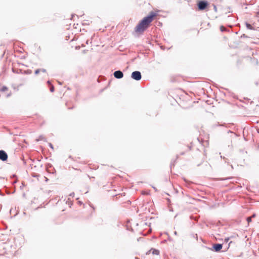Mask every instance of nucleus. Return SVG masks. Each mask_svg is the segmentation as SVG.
Segmentation results:
<instances>
[{
	"label": "nucleus",
	"mask_w": 259,
	"mask_h": 259,
	"mask_svg": "<svg viewBox=\"0 0 259 259\" xmlns=\"http://www.w3.org/2000/svg\"><path fill=\"white\" fill-rule=\"evenodd\" d=\"M159 10L151 11L148 16L144 17L135 28V31L137 34H142L149 27L152 22L158 15Z\"/></svg>",
	"instance_id": "nucleus-1"
},
{
	"label": "nucleus",
	"mask_w": 259,
	"mask_h": 259,
	"mask_svg": "<svg viewBox=\"0 0 259 259\" xmlns=\"http://www.w3.org/2000/svg\"><path fill=\"white\" fill-rule=\"evenodd\" d=\"M198 9L200 11H202L207 8L208 3L206 1H200L198 4Z\"/></svg>",
	"instance_id": "nucleus-2"
},
{
	"label": "nucleus",
	"mask_w": 259,
	"mask_h": 259,
	"mask_svg": "<svg viewBox=\"0 0 259 259\" xmlns=\"http://www.w3.org/2000/svg\"><path fill=\"white\" fill-rule=\"evenodd\" d=\"M132 77L136 80H139L141 79V74L140 72L136 71L132 73Z\"/></svg>",
	"instance_id": "nucleus-3"
},
{
	"label": "nucleus",
	"mask_w": 259,
	"mask_h": 259,
	"mask_svg": "<svg viewBox=\"0 0 259 259\" xmlns=\"http://www.w3.org/2000/svg\"><path fill=\"white\" fill-rule=\"evenodd\" d=\"M8 159V155L5 151H0V159L3 161H6Z\"/></svg>",
	"instance_id": "nucleus-4"
},
{
	"label": "nucleus",
	"mask_w": 259,
	"mask_h": 259,
	"mask_svg": "<svg viewBox=\"0 0 259 259\" xmlns=\"http://www.w3.org/2000/svg\"><path fill=\"white\" fill-rule=\"evenodd\" d=\"M152 254L153 255H158L159 254V251L155 248H151L147 253V254Z\"/></svg>",
	"instance_id": "nucleus-5"
},
{
	"label": "nucleus",
	"mask_w": 259,
	"mask_h": 259,
	"mask_svg": "<svg viewBox=\"0 0 259 259\" xmlns=\"http://www.w3.org/2000/svg\"><path fill=\"white\" fill-rule=\"evenodd\" d=\"M114 76L115 78L120 79L123 77V74L120 71H116L114 73Z\"/></svg>",
	"instance_id": "nucleus-6"
},
{
	"label": "nucleus",
	"mask_w": 259,
	"mask_h": 259,
	"mask_svg": "<svg viewBox=\"0 0 259 259\" xmlns=\"http://www.w3.org/2000/svg\"><path fill=\"white\" fill-rule=\"evenodd\" d=\"M213 248L214 251L218 252L222 248V245L221 244H215L213 245Z\"/></svg>",
	"instance_id": "nucleus-7"
},
{
	"label": "nucleus",
	"mask_w": 259,
	"mask_h": 259,
	"mask_svg": "<svg viewBox=\"0 0 259 259\" xmlns=\"http://www.w3.org/2000/svg\"><path fill=\"white\" fill-rule=\"evenodd\" d=\"M44 72V73H46L47 72V71L46 69H36L35 71V72L34 73L37 75L38 74L39 72Z\"/></svg>",
	"instance_id": "nucleus-8"
},
{
	"label": "nucleus",
	"mask_w": 259,
	"mask_h": 259,
	"mask_svg": "<svg viewBox=\"0 0 259 259\" xmlns=\"http://www.w3.org/2000/svg\"><path fill=\"white\" fill-rule=\"evenodd\" d=\"M0 91L2 92H7L9 91V88L6 86H3L1 89Z\"/></svg>",
	"instance_id": "nucleus-9"
},
{
	"label": "nucleus",
	"mask_w": 259,
	"mask_h": 259,
	"mask_svg": "<svg viewBox=\"0 0 259 259\" xmlns=\"http://www.w3.org/2000/svg\"><path fill=\"white\" fill-rule=\"evenodd\" d=\"M251 219H252V217H248L246 219L247 220V222H248V224H249V223H250L251 222Z\"/></svg>",
	"instance_id": "nucleus-10"
},
{
	"label": "nucleus",
	"mask_w": 259,
	"mask_h": 259,
	"mask_svg": "<svg viewBox=\"0 0 259 259\" xmlns=\"http://www.w3.org/2000/svg\"><path fill=\"white\" fill-rule=\"evenodd\" d=\"M246 26L249 29H252V26L250 24H246Z\"/></svg>",
	"instance_id": "nucleus-11"
},
{
	"label": "nucleus",
	"mask_w": 259,
	"mask_h": 259,
	"mask_svg": "<svg viewBox=\"0 0 259 259\" xmlns=\"http://www.w3.org/2000/svg\"><path fill=\"white\" fill-rule=\"evenodd\" d=\"M50 91L51 92H53L54 91V86L52 85L51 88H50Z\"/></svg>",
	"instance_id": "nucleus-12"
},
{
	"label": "nucleus",
	"mask_w": 259,
	"mask_h": 259,
	"mask_svg": "<svg viewBox=\"0 0 259 259\" xmlns=\"http://www.w3.org/2000/svg\"><path fill=\"white\" fill-rule=\"evenodd\" d=\"M256 217V214L255 213L253 214L250 217L252 218H255Z\"/></svg>",
	"instance_id": "nucleus-13"
},
{
	"label": "nucleus",
	"mask_w": 259,
	"mask_h": 259,
	"mask_svg": "<svg viewBox=\"0 0 259 259\" xmlns=\"http://www.w3.org/2000/svg\"><path fill=\"white\" fill-rule=\"evenodd\" d=\"M214 9L215 11H217V7L215 6H214Z\"/></svg>",
	"instance_id": "nucleus-14"
},
{
	"label": "nucleus",
	"mask_w": 259,
	"mask_h": 259,
	"mask_svg": "<svg viewBox=\"0 0 259 259\" xmlns=\"http://www.w3.org/2000/svg\"><path fill=\"white\" fill-rule=\"evenodd\" d=\"M224 28V27H223V26H221V29L222 30H223Z\"/></svg>",
	"instance_id": "nucleus-15"
},
{
	"label": "nucleus",
	"mask_w": 259,
	"mask_h": 259,
	"mask_svg": "<svg viewBox=\"0 0 259 259\" xmlns=\"http://www.w3.org/2000/svg\"><path fill=\"white\" fill-rule=\"evenodd\" d=\"M10 94H8V95H7V97H9V96H10Z\"/></svg>",
	"instance_id": "nucleus-16"
},
{
	"label": "nucleus",
	"mask_w": 259,
	"mask_h": 259,
	"mask_svg": "<svg viewBox=\"0 0 259 259\" xmlns=\"http://www.w3.org/2000/svg\"><path fill=\"white\" fill-rule=\"evenodd\" d=\"M48 84H50V81H48Z\"/></svg>",
	"instance_id": "nucleus-17"
},
{
	"label": "nucleus",
	"mask_w": 259,
	"mask_h": 259,
	"mask_svg": "<svg viewBox=\"0 0 259 259\" xmlns=\"http://www.w3.org/2000/svg\"><path fill=\"white\" fill-rule=\"evenodd\" d=\"M136 259H139V258H138V257H136Z\"/></svg>",
	"instance_id": "nucleus-18"
}]
</instances>
